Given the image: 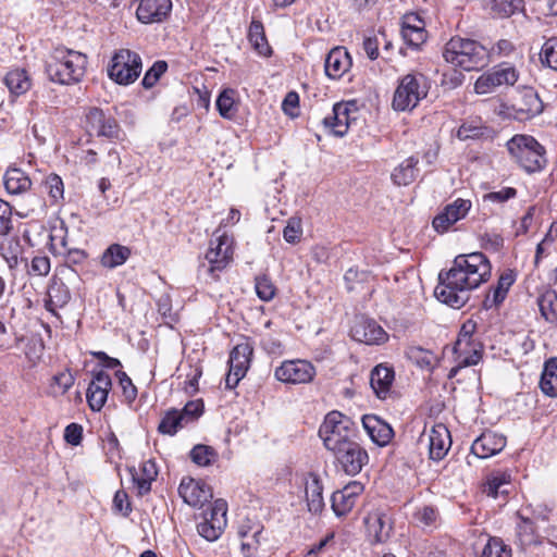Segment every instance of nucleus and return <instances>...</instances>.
I'll use <instances>...</instances> for the list:
<instances>
[{
    "mask_svg": "<svg viewBox=\"0 0 557 557\" xmlns=\"http://www.w3.org/2000/svg\"><path fill=\"white\" fill-rule=\"evenodd\" d=\"M50 272V259L47 256H35L28 268V274L34 276H46Z\"/></svg>",
    "mask_w": 557,
    "mask_h": 557,
    "instance_id": "obj_58",
    "label": "nucleus"
},
{
    "mask_svg": "<svg viewBox=\"0 0 557 557\" xmlns=\"http://www.w3.org/2000/svg\"><path fill=\"white\" fill-rule=\"evenodd\" d=\"M171 9V0H140L136 16L145 24L159 23L166 18Z\"/></svg>",
    "mask_w": 557,
    "mask_h": 557,
    "instance_id": "obj_22",
    "label": "nucleus"
},
{
    "mask_svg": "<svg viewBox=\"0 0 557 557\" xmlns=\"http://www.w3.org/2000/svg\"><path fill=\"white\" fill-rule=\"evenodd\" d=\"M351 66V58L343 47L333 48L325 58V74L333 79L341 78Z\"/></svg>",
    "mask_w": 557,
    "mask_h": 557,
    "instance_id": "obj_26",
    "label": "nucleus"
},
{
    "mask_svg": "<svg viewBox=\"0 0 557 557\" xmlns=\"http://www.w3.org/2000/svg\"><path fill=\"white\" fill-rule=\"evenodd\" d=\"M519 74L515 66L502 63L492 71L482 74L474 84L476 94L484 95L492 92L496 87L512 86L518 81Z\"/></svg>",
    "mask_w": 557,
    "mask_h": 557,
    "instance_id": "obj_11",
    "label": "nucleus"
},
{
    "mask_svg": "<svg viewBox=\"0 0 557 557\" xmlns=\"http://www.w3.org/2000/svg\"><path fill=\"white\" fill-rule=\"evenodd\" d=\"M83 437V428L81 424L71 423L65 428L64 440L66 443L77 446L81 444Z\"/></svg>",
    "mask_w": 557,
    "mask_h": 557,
    "instance_id": "obj_60",
    "label": "nucleus"
},
{
    "mask_svg": "<svg viewBox=\"0 0 557 557\" xmlns=\"http://www.w3.org/2000/svg\"><path fill=\"white\" fill-rule=\"evenodd\" d=\"M299 106V96L295 91H289L285 96L283 102H282V110L285 114L294 117L297 116V108Z\"/></svg>",
    "mask_w": 557,
    "mask_h": 557,
    "instance_id": "obj_63",
    "label": "nucleus"
},
{
    "mask_svg": "<svg viewBox=\"0 0 557 557\" xmlns=\"http://www.w3.org/2000/svg\"><path fill=\"white\" fill-rule=\"evenodd\" d=\"M540 387L545 395L549 397L557 396V358L545 362Z\"/></svg>",
    "mask_w": 557,
    "mask_h": 557,
    "instance_id": "obj_40",
    "label": "nucleus"
},
{
    "mask_svg": "<svg viewBox=\"0 0 557 557\" xmlns=\"http://www.w3.org/2000/svg\"><path fill=\"white\" fill-rule=\"evenodd\" d=\"M119 384L122 387L123 396L127 403H133L137 397V388L132 382L131 377L124 371H116L115 373Z\"/></svg>",
    "mask_w": 557,
    "mask_h": 557,
    "instance_id": "obj_55",
    "label": "nucleus"
},
{
    "mask_svg": "<svg viewBox=\"0 0 557 557\" xmlns=\"http://www.w3.org/2000/svg\"><path fill=\"white\" fill-rule=\"evenodd\" d=\"M351 337L367 345H380L386 342L387 334L375 321L360 318L351 327Z\"/></svg>",
    "mask_w": 557,
    "mask_h": 557,
    "instance_id": "obj_18",
    "label": "nucleus"
},
{
    "mask_svg": "<svg viewBox=\"0 0 557 557\" xmlns=\"http://www.w3.org/2000/svg\"><path fill=\"white\" fill-rule=\"evenodd\" d=\"M541 61L557 71V37L547 39L541 50Z\"/></svg>",
    "mask_w": 557,
    "mask_h": 557,
    "instance_id": "obj_50",
    "label": "nucleus"
},
{
    "mask_svg": "<svg viewBox=\"0 0 557 557\" xmlns=\"http://www.w3.org/2000/svg\"><path fill=\"white\" fill-rule=\"evenodd\" d=\"M248 39L255 50L263 57H268L271 53V48L267 41L263 25L259 21H252L249 26Z\"/></svg>",
    "mask_w": 557,
    "mask_h": 557,
    "instance_id": "obj_43",
    "label": "nucleus"
},
{
    "mask_svg": "<svg viewBox=\"0 0 557 557\" xmlns=\"http://www.w3.org/2000/svg\"><path fill=\"white\" fill-rule=\"evenodd\" d=\"M492 131L484 125L481 119L465 121L457 131V137L460 140L480 139L491 137Z\"/></svg>",
    "mask_w": 557,
    "mask_h": 557,
    "instance_id": "obj_37",
    "label": "nucleus"
},
{
    "mask_svg": "<svg viewBox=\"0 0 557 557\" xmlns=\"http://www.w3.org/2000/svg\"><path fill=\"white\" fill-rule=\"evenodd\" d=\"M507 149L515 161L529 173L541 171L547 163L544 147L530 135H515L507 141Z\"/></svg>",
    "mask_w": 557,
    "mask_h": 557,
    "instance_id": "obj_5",
    "label": "nucleus"
},
{
    "mask_svg": "<svg viewBox=\"0 0 557 557\" xmlns=\"http://www.w3.org/2000/svg\"><path fill=\"white\" fill-rule=\"evenodd\" d=\"M363 485L354 481L342 490L333 493L331 497L332 509L337 517L347 515L355 506L356 498L362 493Z\"/></svg>",
    "mask_w": 557,
    "mask_h": 557,
    "instance_id": "obj_20",
    "label": "nucleus"
},
{
    "mask_svg": "<svg viewBox=\"0 0 557 557\" xmlns=\"http://www.w3.org/2000/svg\"><path fill=\"white\" fill-rule=\"evenodd\" d=\"M319 436L327 450L334 453L357 441L356 424L338 411H332L324 418L319 429Z\"/></svg>",
    "mask_w": 557,
    "mask_h": 557,
    "instance_id": "obj_4",
    "label": "nucleus"
},
{
    "mask_svg": "<svg viewBox=\"0 0 557 557\" xmlns=\"http://www.w3.org/2000/svg\"><path fill=\"white\" fill-rule=\"evenodd\" d=\"M394 381V370L383 364L376 366L370 375V384L379 398H385Z\"/></svg>",
    "mask_w": 557,
    "mask_h": 557,
    "instance_id": "obj_29",
    "label": "nucleus"
},
{
    "mask_svg": "<svg viewBox=\"0 0 557 557\" xmlns=\"http://www.w3.org/2000/svg\"><path fill=\"white\" fill-rule=\"evenodd\" d=\"M220 233L218 228L210 240V246L206 252V260L210 264L208 272L213 276L218 277L216 272L223 271L233 260V238L226 233Z\"/></svg>",
    "mask_w": 557,
    "mask_h": 557,
    "instance_id": "obj_9",
    "label": "nucleus"
},
{
    "mask_svg": "<svg viewBox=\"0 0 557 557\" xmlns=\"http://www.w3.org/2000/svg\"><path fill=\"white\" fill-rule=\"evenodd\" d=\"M236 90L232 88L224 89L216 99V109L224 119H232L236 111Z\"/></svg>",
    "mask_w": 557,
    "mask_h": 557,
    "instance_id": "obj_45",
    "label": "nucleus"
},
{
    "mask_svg": "<svg viewBox=\"0 0 557 557\" xmlns=\"http://www.w3.org/2000/svg\"><path fill=\"white\" fill-rule=\"evenodd\" d=\"M255 288L258 297L263 301L271 300L275 295V287L267 276L257 277Z\"/></svg>",
    "mask_w": 557,
    "mask_h": 557,
    "instance_id": "obj_57",
    "label": "nucleus"
},
{
    "mask_svg": "<svg viewBox=\"0 0 557 557\" xmlns=\"http://www.w3.org/2000/svg\"><path fill=\"white\" fill-rule=\"evenodd\" d=\"M227 504L224 499H216L210 511V518L197 525L198 533L207 541H215L226 527Z\"/></svg>",
    "mask_w": 557,
    "mask_h": 557,
    "instance_id": "obj_13",
    "label": "nucleus"
},
{
    "mask_svg": "<svg viewBox=\"0 0 557 557\" xmlns=\"http://www.w3.org/2000/svg\"><path fill=\"white\" fill-rule=\"evenodd\" d=\"M302 234L301 220L299 218H290L283 230V237L289 244L299 242Z\"/></svg>",
    "mask_w": 557,
    "mask_h": 557,
    "instance_id": "obj_56",
    "label": "nucleus"
},
{
    "mask_svg": "<svg viewBox=\"0 0 557 557\" xmlns=\"http://www.w3.org/2000/svg\"><path fill=\"white\" fill-rule=\"evenodd\" d=\"M4 187L9 194L18 195L32 186L30 178L20 169H10L4 174Z\"/></svg>",
    "mask_w": 557,
    "mask_h": 557,
    "instance_id": "obj_36",
    "label": "nucleus"
},
{
    "mask_svg": "<svg viewBox=\"0 0 557 557\" xmlns=\"http://www.w3.org/2000/svg\"><path fill=\"white\" fill-rule=\"evenodd\" d=\"M401 36L408 46L420 47L426 40L423 21L414 13L406 14L403 18Z\"/></svg>",
    "mask_w": 557,
    "mask_h": 557,
    "instance_id": "obj_25",
    "label": "nucleus"
},
{
    "mask_svg": "<svg viewBox=\"0 0 557 557\" xmlns=\"http://www.w3.org/2000/svg\"><path fill=\"white\" fill-rule=\"evenodd\" d=\"M418 160L413 157L406 159L403 163H400L392 173V178L397 185H409L413 182L417 176Z\"/></svg>",
    "mask_w": 557,
    "mask_h": 557,
    "instance_id": "obj_42",
    "label": "nucleus"
},
{
    "mask_svg": "<svg viewBox=\"0 0 557 557\" xmlns=\"http://www.w3.org/2000/svg\"><path fill=\"white\" fill-rule=\"evenodd\" d=\"M422 436L428 437L430 459L438 461L447 455L451 446V438L448 429L443 423L433 425L429 433H424Z\"/></svg>",
    "mask_w": 557,
    "mask_h": 557,
    "instance_id": "obj_19",
    "label": "nucleus"
},
{
    "mask_svg": "<svg viewBox=\"0 0 557 557\" xmlns=\"http://www.w3.org/2000/svg\"><path fill=\"white\" fill-rule=\"evenodd\" d=\"M158 475L157 466L153 460L149 459L141 463L140 473L137 471L132 472L133 481L137 485L140 495L146 494L151 488V482Z\"/></svg>",
    "mask_w": 557,
    "mask_h": 557,
    "instance_id": "obj_35",
    "label": "nucleus"
},
{
    "mask_svg": "<svg viewBox=\"0 0 557 557\" xmlns=\"http://www.w3.org/2000/svg\"><path fill=\"white\" fill-rule=\"evenodd\" d=\"M481 246L486 250L498 251L504 246L503 236L495 231H485L480 235Z\"/></svg>",
    "mask_w": 557,
    "mask_h": 557,
    "instance_id": "obj_54",
    "label": "nucleus"
},
{
    "mask_svg": "<svg viewBox=\"0 0 557 557\" xmlns=\"http://www.w3.org/2000/svg\"><path fill=\"white\" fill-rule=\"evenodd\" d=\"M132 256L129 247L114 243L109 245L99 258V263L107 270L123 265Z\"/></svg>",
    "mask_w": 557,
    "mask_h": 557,
    "instance_id": "obj_27",
    "label": "nucleus"
},
{
    "mask_svg": "<svg viewBox=\"0 0 557 557\" xmlns=\"http://www.w3.org/2000/svg\"><path fill=\"white\" fill-rule=\"evenodd\" d=\"M184 414L173 409L168 411L159 423L158 431L162 434L174 435L185 424Z\"/></svg>",
    "mask_w": 557,
    "mask_h": 557,
    "instance_id": "obj_46",
    "label": "nucleus"
},
{
    "mask_svg": "<svg viewBox=\"0 0 557 557\" xmlns=\"http://www.w3.org/2000/svg\"><path fill=\"white\" fill-rule=\"evenodd\" d=\"M515 7L511 1L508 0H493L491 10L498 17H508L515 12Z\"/></svg>",
    "mask_w": 557,
    "mask_h": 557,
    "instance_id": "obj_62",
    "label": "nucleus"
},
{
    "mask_svg": "<svg viewBox=\"0 0 557 557\" xmlns=\"http://www.w3.org/2000/svg\"><path fill=\"white\" fill-rule=\"evenodd\" d=\"M323 123L334 135L344 136L349 127V107L347 103H335L332 114L324 117Z\"/></svg>",
    "mask_w": 557,
    "mask_h": 557,
    "instance_id": "obj_28",
    "label": "nucleus"
},
{
    "mask_svg": "<svg viewBox=\"0 0 557 557\" xmlns=\"http://www.w3.org/2000/svg\"><path fill=\"white\" fill-rule=\"evenodd\" d=\"M308 509L312 513H320L324 508L323 485L320 478L310 473L305 486Z\"/></svg>",
    "mask_w": 557,
    "mask_h": 557,
    "instance_id": "obj_30",
    "label": "nucleus"
},
{
    "mask_svg": "<svg viewBox=\"0 0 557 557\" xmlns=\"http://www.w3.org/2000/svg\"><path fill=\"white\" fill-rule=\"evenodd\" d=\"M542 317L549 323L557 321V293L554 289L544 290L537 298Z\"/></svg>",
    "mask_w": 557,
    "mask_h": 557,
    "instance_id": "obj_41",
    "label": "nucleus"
},
{
    "mask_svg": "<svg viewBox=\"0 0 557 557\" xmlns=\"http://www.w3.org/2000/svg\"><path fill=\"white\" fill-rule=\"evenodd\" d=\"M429 81L422 73L403 76L394 92L392 107L396 111H411L428 96Z\"/></svg>",
    "mask_w": 557,
    "mask_h": 557,
    "instance_id": "obj_6",
    "label": "nucleus"
},
{
    "mask_svg": "<svg viewBox=\"0 0 557 557\" xmlns=\"http://www.w3.org/2000/svg\"><path fill=\"white\" fill-rule=\"evenodd\" d=\"M506 446V437L494 432L482 433L471 445V453L481 459L500 453Z\"/></svg>",
    "mask_w": 557,
    "mask_h": 557,
    "instance_id": "obj_23",
    "label": "nucleus"
},
{
    "mask_svg": "<svg viewBox=\"0 0 557 557\" xmlns=\"http://www.w3.org/2000/svg\"><path fill=\"white\" fill-rule=\"evenodd\" d=\"M203 409V404L200 400H193L188 401L182 411H180V414H184L185 422L188 423L189 421H193L197 419Z\"/></svg>",
    "mask_w": 557,
    "mask_h": 557,
    "instance_id": "obj_61",
    "label": "nucleus"
},
{
    "mask_svg": "<svg viewBox=\"0 0 557 557\" xmlns=\"http://www.w3.org/2000/svg\"><path fill=\"white\" fill-rule=\"evenodd\" d=\"M44 186L54 202L63 198L64 185L59 175L53 173L49 174L44 182Z\"/></svg>",
    "mask_w": 557,
    "mask_h": 557,
    "instance_id": "obj_52",
    "label": "nucleus"
},
{
    "mask_svg": "<svg viewBox=\"0 0 557 557\" xmlns=\"http://www.w3.org/2000/svg\"><path fill=\"white\" fill-rule=\"evenodd\" d=\"M252 352L253 347L248 341L237 344L230 354V369L237 371L240 375H246Z\"/></svg>",
    "mask_w": 557,
    "mask_h": 557,
    "instance_id": "obj_32",
    "label": "nucleus"
},
{
    "mask_svg": "<svg viewBox=\"0 0 557 557\" xmlns=\"http://www.w3.org/2000/svg\"><path fill=\"white\" fill-rule=\"evenodd\" d=\"M178 493L183 500L193 507H201L212 497L209 486L191 478L182 480Z\"/></svg>",
    "mask_w": 557,
    "mask_h": 557,
    "instance_id": "obj_21",
    "label": "nucleus"
},
{
    "mask_svg": "<svg viewBox=\"0 0 557 557\" xmlns=\"http://www.w3.org/2000/svg\"><path fill=\"white\" fill-rule=\"evenodd\" d=\"M274 376L285 384H307L315 376V368L307 360H285L275 369Z\"/></svg>",
    "mask_w": 557,
    "mask_h": 557,
    "instance_id": "obj_10",
    "label": "nucleus"
},
{
    "mask_svg": "<svg viewBox=\"0 0 557 557\" xmlns=\"http://www.w3.org/2000/svg\"><path fill=\"white\" fill-rule=\"evenodd\" d=\"M362 425L371 441L379 446L387 445L394 437L392 426L374 414L363 416Z\"/></svg>",
    "mask_w": 557,
    "mask_h": 557,
    "instance_id": "obj_24",
    "label": "nucleus"
},
{
    "mask_svg": "<svg viewBox=\"0 0 557 557\" xmlns=\"http://www.w3.org/2000/svg\"><path fill=\"white\" fill-rule=\"evenodd\" d=\"M4 84L11 94L22 95L25 94L32 86V82L27 72L23 69H15L10 71L4 76Z\"/></svg>",
    "mask_w": 557,
    "mask_h": 557,
    "instance_id": "obj_39",
    "label": "nucleus"
},
{
    "mask_svg": "<svg viewBox=\"0 0 557 557\" xmlns=\"http://www.w3.org/2000/svg\"><path fill=\"white\" fill-rule=\"evenodd\" d=\"M481 557H511V548L504 544L499 537H490Z\"/></svg>",
    "mask_w": 557,
    "mask_h": 557,
    "instance_id": "obj_48",
    "label": "nucleus"
},
{
    "mask_svg": "<svg viewBox=\"0 0 557 557\" xmlns=\"http://www.w3.org/2000/svg\"><path fill=\"white\" fill-rule=\"evenodd\" d=\"M472 203L468 199L457 198L448 203L434 219L432 225L437 233H445L470 211Z\"/></svg>",
    "mask_w": 557,
    "mask_h": 557,
    "instance_id": "obj_15",
    "label": "nucleus"
},
{
    "mask_svg": "<svg viewBox=\"0 0 557 557\" xmlns=\"http://www.w3.org/2000/svg\"><path fill=\"white\" fill-rule=\"evenodd\" d=\"M261 531H255L251 535L247 532H239L242 536L240 550L244 557H255L259 547V535Z\"/></svg>",
    "mask_w": 557,
    "mask_h": 557,
    "instance_id": "obj_51",
    "label": "nucleus"
},
{
    "mask_svg": "<svg viewBox=\"0 0 557 557\" xmlns=\"http://www.w3.org/2000/svg\"><path fill=\"white\" fill-rule=\"evenodd\" d=\"M368 539L372 544L385 543L393 531L391 517L382 509L370 511L363 519Z\"/></svg>",
    "mask_w": 557,
    "mask_h": 557,
    "instance_id": "obj_14",
    "label": "nucleus"
},
{
    "mask_svg": "<svg viewBox=\"0 0 557 557\" xmlns=\"http://www.w3.org/2000/svg\"><path fill=\"white\" fill-rule=\"evenodd\" d=\"M86 129L89 135L114 138L119 134V124L101 109L91 108L86 114Z\"/></svg>",
    "mask_w": 557,
    "mask_h": 557,
    "instance_id": "obj_16",
    "label": "nucleus"
},
{
    "mask_svg": "<svg viewBox=\"0 0 557 557\" xmlns=\"http://www.w3.org/2000/svg\"><path fill=\"white\" fill-rule=\"evenodd\" d=\"M517 539L522 548L542 543L534 520L522 516H520V522L517 525Z\"/></svg>",
    "mask_w": 557,
    "mask_h": 557,
    "instance_id": "obj_34",
    "label": "nucleus"
},
{
    "mask_svg": "<svg viewBox=\"0 0 557 557\" xmlns=\"http://www.w3.org/2000/svg\"><path fill=\"white\" fill-rule=\"evenodd\" d=\"M516 281V275L512 270H506L503 272L497 281V284L491 292L486 295L484 300V306L491 308L492 306L500 305L511 287V285Z\"/></svg>",
    "mask_w": 557,
    "mask_h": 557,
    "instance_id": "obj_31",
    "label": "nucleus"
},
{
    "mask_svg": "<svg viewBox=\"0 0 557 557\" xmlns=\"http://www.w3.org/2000/svg\"><path fill=\"white\" fill-rule=\"evenodd\" d=\"M261 347L269 355H282L283 345L281 341L274 336L267 335L261 339Z\"/></svg>",
    "mask_w": 557,
    "mask_h": 557,
    "instance_id": "obj_64",
    "label": "nucleus"
},
{
    "mask_svg": "<svg viewBox=\"0 0 557 557\" xmlns=\"http://www.w3.org/2000/svg\"><path fill=\"white\" fill-rule=\"evenodd\" d=\"M190 458L196 465L208 467L218 460V453L211 446L199 444L190 450Z\"/></svg>",
    "mask_w": 557,
    "mask_h": 557,
    "instance_id": "obj_47",
    "label": "nucleus"
},
{
    "mask_svg": "<svg viewBox=\"0 0 557 557\" xmlns=\"http://www.w3.org/2000/svg\"><path fill=\"white\" fill-rule=\"evenodd\" d=\"M341 467L348 475L358 474L369 461L367 450L355 441L345 447L332 453Z\"/></svg>",
    "mask_w": 557,
    "mask_h": 557,
    "instance_id": "obj_12",
    "label": "nucleus"
},
{
    "mask_svg": "<svg viewBox=\"0 0 557 557\" xmlns=\"http://www.w3.org/2000/svg\"><path fill=\"white\" fill-rule=\"evenodd\" d=\"M48 299L46 300V308L55 314L57 309L63 308L71 299L69 287L61 280H52L48 287Z\"/></svg>",
    "mask_w": 557,
    "mask_h": 557,
    "instance_id": "obj_33",
    "label": "nucleus"
},
{
    "mask_svg": "<svg viewBox=\"0 0 557 557\" xmlns=\"http://www.w3.org/2000/svg\"><path fill=\"white\" fill-rule=\"evenodd\" d=\"M85 54L64 48H57L46 63V73L51 82L70 85L79 82L86 71Z\"/></svg>",
    "mask_w": 557,
    "mask_h": 557,
    "instance_id": "obj_3",
    "label": "nucleus"
},
{
    "mask_svg": "<svg viewBox=\"0 0 557 557\" xmlns=\"http://www.w3.org/2000/svg\"><path fill=\"white\" fill-rule=\"evenodd\" d=\"M141 59L138 53L128 49H120L111 59L108 74L120 85L134 83L141 73Z\"/></svg>",
    "mask_w": 557,
    "mask_h": 557,
    "instance_id": "obj_7",
    "label": "nucleus"
},
{
    "mask_svg": "<svg viewBox=\"0 0 557 557\" xmlns=\"http://www.w3.org/2000/svg\"><path fill=\"white\" fill-rule=\"evenodd\" d=\"M168 64L165 61H157L145 73L143 78V86L145 88L153 87L160 77L166 72Z\"/></svg>",
    "mask_w": 557,
    "mask_h": 557,
    "instance_id": "obj_53",
    "label": "nucleus"
},
{
    "mask_svg": "<svg viewBox=\"0 0 557 557\" xmlns=\"http://www.w3.org/2000/svg\"><path fill=\"white\" fill-rule=\"evenodd\" d=\"M509 485V475L503 472L491 474L484 484L483 492L491 497L496 498L499 494H507Z\"/></svg>",
    "mask_w": 557,
    "mask_h": 557,
    "instance_id": "obj_44",
    "label": "nucleus"
},
{
    "mask_svg": "<svg viewBox=\"0 0 557 557\" xmlns=\"http://www.w3.org/2000/svg\"><path fill=\"white\" fill-rule=\"evenodd\" d=\"M408 358L421 369H431L434 362V355L421 347H411L407 351Z\"/></svg>",
    "mask_w": 557,
    "mask_h": 557,
    "instance_id": "obj_49",
    "label": "nucleus"
},
{
    "mask_svg": "<svg viewBox=\"0 0 557 557\" xmlns=\"http://www.w3.org/2000/svg\"><path fill=\"white\" fill-rule=\"evenodd\" d=\"M11 207L0 199V237L5 236L11 230Z\"/></svg>",
    "mask_w": 557,
    "mask_h": 557,
    "instance_id": "obj_59",
    "label": "nucleus"
},
{
    "mask_svg": "<svg viewBox=\"0 0 557 557\" xmlns=\"http://www.w3.org/2000/svg\"><path fill=\"white\" fill-rule=\"evenodd\" d=\"M491 271V262L482 252L459 255L449 270L440 272L434 295L443 304L459 309L468 301L470 290L488 281Z\"/></svg>",
    "mask_w": 557,
    "mask_h": 557,
    "instance_id": "obj_1",
    "label": "nucleus"
},
{
    "mask_svg": "<svg viewBox=\"0 0 557 557\" xmlns=\"http://www.w3.org/2000/svg\"><path fill=\"white\" fill-rule=\"evenodd\" d=\"M112 387L110 375L103 370L95 371L87 388L86 398L91 410L100 411Z\"/></svg>",
    "mask_w": 557,
    "mask_h": 557,
    "instance_id": "obj_17",
    "label": "nucleus"
},
{
    "mask_svg": "<svg viewBox=\"0 0 557 557\" xmlns=\"http://www.w3.org/2000/svg\"><path fill=\"white\" fill-rule=\"evenodd\" d=\"M475 330L476 323L468 320L459 331L454 352L458 355L460 367L475 366L482 359L483 346L472 337Z\"/></svg>",
    "mask_w": 557,
    "mask_h": 557,
    "instance_id": "obj_8",
    "label": "nucleus"
},
{
    "mask_svg": "<svg viewBox=\"0 0 557 557\" xmlns=\"http://www.w3.org/2000/svg\"><path fill=\"white\" fill-rule=\"evenodd\" d=\"M544 104L537 92L532 89L527 90L518 103L517 112L523 114V119H530L543 112Z\"/></svg>",
    "mask_w": 557,
    "mask_h": 557,
    "instance_id": "obj_38",
    "label": "nucleus"
},
{
    "mask_svg": "<svg viewBox=\"0 0 557 557\" xmlns=\"http://www.w3.org/2000/svg\"><path fill=\"white\" fill-rule=\"evenodd\" d=\"M490 52L479 41L462 37H453L443 49L447 63L465 71H479L487 65Z\"/></svg>",
    "mask_w": 557,
    "mask_h": 557,
    "instance_id": "obj_2",
    "label": "nucleus"
}]
</instances>
